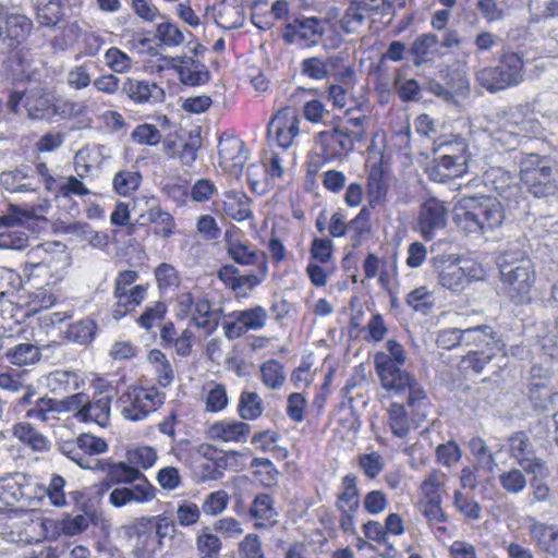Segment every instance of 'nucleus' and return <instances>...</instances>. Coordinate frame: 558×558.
<instances>
[{
    "mask_svg": "<svg viewBox=\"0 0 558 558\" xmlns=\"http://www.w3.org/2000/svg\"><path fill=\"white\" fill-rule=\"evenodd\" d=\"M325 34V24L317 16H296L286 24L282 39L289 45L311 48L318 45Z\"/></svg>",
    "mask_w": 558,
    "mask_h": 558,
    "instance_id": "obj_8",
    "label": "nucleus"
},
{
    "mask_svg": "<svg viewBox=\"0 0 558 558\" xmlns=\"http://www.w3.org/2000/svg\"><path fill=\"white\" fill-rule=\"evenodd\" d=\"M264 411L263 402L257 392L243 391L239 399L238 412L243 420H256Z\"/></svg>",
    "mask_w": 558,
    "mask_h": 558,
    "instance_id": "obj_41",
    "label": "nucleus"
},
{
    "mask_svg": "<svg viewBox=\"0 0 558 558\" xmlns=\"http://www.w3.org/2000/svg\"><path fill=\"white\" fill-rule=\"evenodd\" d=\"M84 385L85 380L74 371L57 369L47 376V386L53 395H65Z\"/></svg>",
    "mask_w": 558,
    "mask_h": 558,
    "instance_id": "obj_30",
    "label": "nucleus"
},
{
    "mask_svg": "<svg viewBox=\"0 0 558 558\" xmlns=\"http://www.w3.org/2000/svg\"><path fill=\"white\" fill-rule=\"evenodd\" d=\"M197 550L201 558H219L221 543L218 536L211 533H203L197 537Z\"/></svg>",
    "mask_w": 558,
    "mask_h": 558,
    "instance_id": "obj_57",
    "label": "nucleus"
},
{
    "mask_svg": "<svg viewBox=\"0 0 558 558\" xmlns=\"http://www.w3.org/2000/svg\"><path fill=\"white\" fill-rule=\"evenodd\" d=\"M507 450L518 465L526 473L542 475L547 470V462L537 454L525 432H515L507 440Z\"/></svg>",
    "mask_w": 558,
    "mask_h": 558,
    "instance_id": "obj_6",
    "label": "nucleus"
},
{
    "mask_svg": "<svg viewBox=\"0 0 558 558\" xmlns=\"http://www.w3.org/2000/svg\"><path fill=\"white\" fill-rule=\"evenodd\" d=\"M438 36L432 33L418 35L409 48V57L416 68L433 62L437 52Z\"/></svg>",
    "mask_w": 558,
    "mask_h": 558,
    "instance_id": "obj_25",
    "label": "nucleus"
},
{
    "mask_svg": "<svg viewBox=\"0 0 558 558\" xmlns=\"http://www.w3.org/2000/svg\"><path fill=\"white\" fill-rule=\"evenodd\" d=\"M486 185H490L506 201H517L520 185L517 175L502 167H490L484 172Z\"/></svg>",
    "mask_w": 558,
    "mask_h": 558,
    "instance_id": "obj_20",
    "label": "nucleus"
},
{
    "mask_svg": "<svg viewBox=\"0 0 558 558\" xmlns=\"http://www.w3.org/2000/svg\"><path fill=\"white\" fill-rule=\"evenodd\" d=\"M359 465L368 478H375L384 470L385 463L378 452L364 453L359 457Z\"/></svg>",
    "mask_w": 558,
    "mask_h": 558,
    "instance_id": "obj_59",
    "label": "nucleus"
},
{
    "mask_svg": "<svg viewBox=\"0 0 558 558\" xmlns=\"http://www.w3.org/2000/svg\"><path fill=\"white\" fill-rule=\"evenodd\" d=\"M252 517L256 519L269 520L276 515L272 507V499L267 494L257 495L250 509Z\"/></svg>",
    "mask_w": 558,
    "mask_h": 558,
    "instance_id": "obj_60",
    "label": "nucleus"
},
{
    "mask_svg": "<svg viewBox=\"0 0 558 558\" xmlns=\"http://www.w3.org/2000/svg\"><path fill=\"white\" fill-rule=\"evenodd\" d=\"M357 478L353 474H347L342 478V493L339 495V501L345 502L351 510H357L360 506Z\"/></svg>",
    "mask_w": 558,
    "mask_h": 558,
    "instance_id": "obj_51",
    "label": "nucleus"
},
{
    "mask_svg": "<svg viewBox=\"0 0 558 558\" xmlns=\"http://www.w3.org/2000/svg\"><path fill=\"white\" fill-rule=\"evenodd\" d=\"M478 337L472 344L475 349L468 351L464 361L476 372L481 373L492 359L505 349V342L490 326H478Z\"/></svg>",
    "mask_w": 558,
    "mask_h": 558,
    "instance_id": "obj_9",
    "label": "nucleus"
},
{
    "mask_svg": "<svg viewBox=\"0 0 558 558\" xmlns=\"http://www.w3.org/2000/svg\"><path fill=\"white\" fill-rule=\"evenodd\" d=\"M159 40L169 47H177L184 40L183 33L171 22H163L157 25L156 29Z\"/></svg>",
    "mask_w": 558,
    "mask_h": 558,
    "instance_id": "obj_56",
    "label": "nucleus"
},
{
    "mask_svg": "<svg viewBox=\"0 0 558 558\" xmlns=\"http://www.w3.org/2000/svg\"><path fill=\"white\" fill-rule=\"evenodd\" d=\"M138 278L135 270L120 271L116 278L113 295L117 299L116 308L113 310V317L119 319L123 317L128 311L140 305L145 299L146 289L144 286H135L130 289L129 294H123V286L133 284Z\"/></svg>",
    "mask_w": 558,
    "mask_h": 558,
    "instance_id": "obj_14",
    "label": "nucleus"
},
{
    "mask_svg": "<svg viewBox=\"0 0 558 558\" xmlns=\"http://www.w3.org/2000/svg\"><path fill=\"white\" fill-rule=\"evenodd\" d=\"M310 253L313 259L320 264H327L332 258V241L328 238H315Z\"/></svg>",
    "mask_w": 558,
    "mask_h": 558,
    "instance_id": "obj_64",
    "label": "nucleus"
},
{
    "mask_svg": "<svg viewBox=\"0 0 558 558\" xmlns=\"http://www.w3.org/2000/svg\"><path fill=\"white\" fill-rule=\"evenodd\" d=\"M147 220L154 225V233L162 238H170L174 233V218L160 207H153L147 211Z\"/></svg>",
    "mask_w": 558,
    "mask_h": 558,
    "instance_id": "obj_39",
    "label": "nucleus"
},
{
    "mask_svg": "<svg viewBox=\"0 0 558 558\" xmlns=\"http://www.w3.org/2000/svg\"><path fill=\"white\" fill-rule=\"evenodd\" d=\"M37 483L24 473H14L0 478V501L5 506H13L19 501H32L38 499Z\"/></svg>",
    "mask_w": 558,
    "mask_h": 558,
    "instance_id": "obj_11",
    "label": "nucleus"
},
{
    "mask_svg": "<svg viewBox=\"0 0 558 558\" xmlns=\"http://www.w3.org/2000/svg\"><path fill=\"white\" fill-rule=\"evenodd\" d=\"M86 109L87 107L85 105L69 99L60 100L58 102L53 101L52 117L59 116L62 119H70L84 114Z\"/></svg>",
    "mask_w": 558,
    "mask_h": 558,
    "instance_id": "obj_61",
    "label": "nucleus"
},
{
    "mask_svg": "<svg viewBox=\"0 0 558 558\" xmlns=\"http://www.w3.org/2000/svg\"><path fill=\"white\" fill-rule=\"evenodd\" d=\"M227 252L228 255L240 265H259L262 276L265 277L267 272L265 253L252 250L250 246L239 241L230 242Z\"/></svg>",
    "mask_w": 558,
    "mask_h": 558,
    "instance_id": "obj_33",
    "label": "nucleus"
},
{
    "mask_svg": "<svg viewBox=\"0 0 558 558\" xmlns=\"http://www.w3.org/2000/svg\"><path fill=\"white\" fill-rule=\"evenodd\" d=\"M122 93L136 104L161 102L165 90L156 83L128 77L122 85Z\"/></svg>",
    "mask_w": 558,
    "mask_h": 558,
    "instance_id": "obj_23",
    "label": "nucleus"
},
{
    "mask_svg": "<svg viewBox=\"0 0 558 558\" xmlns=\"http://www.w3.org/2000/svg\"><path fill=\"white\" fill-rule=\"evenodd\" d=\"M9 361L17 366L31 365L40 360V349L32 343H19L5 353Z\"/></svg>",
    "mask_w": 558,
    "mask_h": 558,
    "instance_id": "obj_37",
    "label": "nucleus"
},
{
    "mask_svg": "<svg viewBox=\"0 0 558 558\" xmlns=\"http://www.w3.org/2000/svg\"><path fill=\"white\" fill-rule=\"evenodd\" d=\"M154 518L142 517L124 524L122 530L126 538H142L147 536L151 531Z\"/></svg>",
    "mask_w": 558,
    "mask_h": 558,
    "instance_id": "obj_62",
    "label": "nucleus"
},
{
    "mask_svg": "<svg viewBox=\"0 0 558 558\" xmlns=\"http://www.w3.org/2000/svg\"><path fill=\"white\" fill-rule=\"evenodd\" d=\"M376 373L383 388L392 391L396 396L404 397L405 404L412 409L414 416L425 420L429 405L428 397L414 376L393 363L385 355L377 352L374 356Z\"/></svg>",
    "mask_w": 558,
    "mask_h": 558,
    "instance_id": "obj_3",
    "label": "nucleus"
},
{
    "mask_svg": "<svg viewBox=\"0 0 558 558\" xmlns=\"http://www.w3.org/2000/svg\"><path fill=\"white\" fill-rule=\"evenodd\" d=\"M13 434L22 442L36 451H45L49 447L48 439L37 432L29 423H19L13 428Z\"/></svg>",
    "mask_w": 558,
    "mask_h": 558,
    "instance_id": "obj_38",
    "label": "nucleus"
},
{
    "mask_svg": "<svg viewBox=\"0 0 558 558\" xmlns=\"http://www.w3.org/2000/svg\"><path fill=\"white\" fill-rule=\"evenodd\" d=\"M433 266L437 271L438 283L453 292H462L466 287V279L462 269V265L457 259H445L444 257L433 258Z\"/></svg>",
    "mask_w": 558,
    "mask_h": 558,
    "instance_id": "obj_19",
    "label": "nucleus"
},
{
    "mask_svg": "<svg viewBox=\"0 0 558 558\" xmlns=\"http://www.w3.org/2000/svg\"><path fill=\"white\" fill-rule=\"evenodd\" d=\"M106 64L116 73H125L132 68V59L117 47L109 48L105 53Z\"/></svg>",
    "mask_w": 558,
    "mask_h": 558,
    "instance_id": "obj_55",
    "label": "nucleus"
},
{
    "mask_svg": "<svg viewBox=\"0 0 558 558\" xmlns=\"http://www.w3.org/2000/svg\"><path fill=\"white\" fill-rule=\"evenodd\" d=\"M162 403L158 391L144 388H129L117 400L121 415L130 421H141Z\"/></svg>",
    "mask_w": 558,
    "mask_h": 558,
    "instance_id": "obj_5",
    "label": "nucleus"
},
{
    "mask_svg": "<svg viewBox=\"0 0 558 558\" xmlns=\"http://www.w3.org/2000/svg\"><path fill=\"white\" fill-rule=\"evenodd\" d=\"M412 417L409 418L405 405L399 402H392L388 409V425L393 436L398 438H405L412 427V423L418 425L423 420L418 416H414V412L411 409Z\"/></svg>",
    "mask_w": 558,
    "mask_h": 558,
    "instance_id": "obj_27",
    "label": "nucleus"
},
{
    "mask_svg": "<svg viewBox=\"0 0 558 558\" xmlns=\"http://www.w3.org/2000/svg\"><path fill=\"white\" fill-rule=\"evenodd\" d=\"M109 485H118L109 494V502L116 508L132 504H146L156 497V488L135 466L125 462L112 464L107 474Z\"/></svg>",
    "mask_w": 558,
    "mask_h": 558,
    "instance_id": "obj_4",
    "label": "nucleus"
},
{
    "mask_svg": "<svg viewBox=\"0 0 558 558\" xmlns=\"http://www.w3.org/2000/svg\"><path fill=\"white\" fill-rule=\"evenodd\" d=\"M529 536L535 547L554 558H558V525L548 524L537 520L535 517H527Z\"/></svg>",
    "mask_w": 558,
    "mask_h": 558,
    "instance_id": "obj_18",
    "label": "nucleus"
},
{
    "mask_svg": "<svg viewBox=\"0 0 558 558\" xmlns=\"http://www.w3.org/2000/svg\"><path fill=\"white\" fill-rule=\"evenodd\" d=\"M356 133L347 125H335L331 130L318 134L324 151L329 158H338L353 149L354 138H360Z\"/></svg>",
    "mask_w": 558,
    "mask_h": 558,
    "instance_id": "obj_16",
    "label": "nucleus"
},
{
    "mask_svg": "<svg viewBox=\"0 0 558 558\" xmlns=\"http://www.w3.org/2000/svg\"><path fill=\"white\" fill-rule=\"evenodd\" d=\"M300 118L295 109L284 107L277 111L267 126L269 141L287 149L292 146L295 137L300 135Z\"/></svg>",
    "mask_w": 558,
    "mask_h": 558,
    "instance_id": "obj_12",
    "label": "nucleus"
},
{
    "mask_svg": "<svg viewBox=\"0 0 558 558\" xmlns=\"http://www.w3.org/2000/svg\"><path fill=\"white\" fill-rule=\"evenodd\" d=\"M62 5L58 0H49L36 7V20L44 27L57 25L62 20Z\"/></svg>",
    "mask_w": 558,
    "mask_h": 558,
    "instance_id": "obj_42",
    "label": "nucleus"
},
{
    "mask_svg": "<svg viewBox=\"0 0 558 558\" xmlns=\"http://www.w3.org/2000/svg\"><path fill=\"white\" fill-rule=\"evenodd\" d=\"M243 142L239 140H229L225 143H220L219 145V157L221 162L233 161V165L236 166L242 162L241 151L243 149Z\"/></svg>",
    "mask_w": 558,
    "mask_h": 558,
    "instance_id": "obj_63",
    "label": "nucleus"
},
{
    "mask_svg": "<svg viewBox=\"0 0 558 558\" xmlns=\"http://www.w3.org/2000/svg\"><path fill=\"white\" fill-rule=\"evenodd\" d=\"M1 185L11 193H35L38 185L34 183V171L29 166H21L0 174Z\"/></svg>",
    "mask_w": 558,
    "mask_h": 558,
    "instance_id": "obj_24",
    "label": "nucleus"
},
{
    "mask_svg": "<svg viewBox=\"0 0 558 558\" xmlns=\"http://www.w3.org/2000/svg\"><path fill=\"white\" fill-rule=\"evenodd\" d=\"M448 209L444 202L430 197L420 207L417 226L425 240H432L436 232L447 225Z\"/></svg>",
    "mask_w": 558,
    "mask_h": 558,
    "instance_id": "obj_15",
    "label": "nucleus"
},
{
    "mask_svg": "<svg viewBox=\"0 0 558 558\" xmlns=\"http://www.w3.org/2000/svg\"><path fill=\"white\" fill-rule=\"evenodd\" d=\"M453 505L465 518L474 521L481 519L480 505L474 499L463 495L460 490L454 492Z\"/></svg>",
    "mask_w": 558,
    "mask_h": 558,
    "instance_id": "obj_58",
    "label": "nucleus"
},
{
    "mask_svg": "<svg viewBox=\"0 0 558 558\" xmlns=\"http://www.w3.org/2000/svg\"><path fill=\"white\" fill-rule=\"evenodd\" d=\"M505 210L495 197L464 195L453 208V221L466 235L485 236L501 227Z\"/></svg>",
    "mask_w": 558,
    "mask_h": 558,
    "instance_id": "obj_2",
    "label": "nucleus"
},
{
    "mask_svg": "<svg viewBox=\"0 0 558 558\" xmlns=\"http://www.w3.org/2000/svg\"><path fill=\"white\" fill-rule=\"evenodd\" d=\"M260 376L264 385L271 389L280 388L286 379L283 366L276 360H269L262 364Z\"/></svg>",
    "mask_w": 558,
    "mask_h": 558,
    "instance_id": "obj_46",
    "label": "nucleus"
},
{
    "mask_svg": "<svg viewBox=\"0 0 558 558\" xmlns=\"http://www.w3.org/2000/svg\"><path fill=\"white\" fill-rule=\"evenodd\" d=\"M65 257V245L61 242H45L31 248L26 254L24 270L29 277L56 269Z\"/></svg>",
    "mask_w": 558,
    "mask_h": 558,
    "instance_id": "obj_10",
    "label": "nucleus"
},
{
    "mask_svg": "<svg viewBox=\"0 0 558 558\" xmlns=\"http://www.w3.org/2000/svg\"><path fill=\"white\" fill-rule=\"evenodd\" d=\"M251 426L247 423L232 421L218 422L210 428V436L221 441H241L250 434Z\"/></svg>",
    "mask_w": 558,
    "mask_h": 558,
    "instance_id": "obj_35",
    "label": "nucleus"
},
{
    "mask_svg": "<svg viewBox=\"0 0 558 558\" xmlns=\"http://www.w3.org/2000/svg\"><path fill=\"white\" fill-rule=\"evenodd\" d=\"M230 320L223 323L225 336L230 339H236L250 330H259L265 327L268 315L266 310L260 306L243 311H233L227 316Z\"/></svg>",
    "mask_w": 558,
    "mask_h": 558,
    "instance_id": "obj_13",
    "label": "nucleus"
},
{
    "mask_svg": "<svg viewBox=\"0 0 558 558\" xmlns=\"http://www.w3.org/2000/svg\"><path fill=\"white\" fill-rule=\"evenodd\" d=\"M475 78L489 93H498L510 88L498 65L478 69L475 72Z\"/></svg>",
    "mask_w": 558,
    "mask_h": 558,
    "instance_id": "obj_36",
    "label": "nucleus"
},
{
    "mask_svg": "<svg viewBox=\"0 0 558 558\" xmlns=\"http://www.w3.org/2000/svg\"><path fill=\"white\" fill-rule=\"evenodd\" d=\"M222 210L236 221H243L253 216L251 198L241 191H228L223 195Z\"/></svg>",
    "mask_w": 558,
    "mask_h": 558,
    "instance_id": "obj_31",
    "label": "nucleus"
},
{
    "mask_svg": "<svg viewBox=\"0 0 558 558\" xmlns=\"http://www.w3.org/2000/svg\"><path fill=\"white\" fill-rule=\"evenodd\" d=\"M34 210L22 209L16 205H10L4 214L0 216V227L12 228L23 225L27 220L35 219Z\"/></svg>",
    "mask_w": 558,
    "mask_h": 558,
    "instance_id": "obj_50",
    "label": "nucleus"
},
{
    "mask_svg": "<svg viewBox=\"0 0 558 558\" xmlns=\"http://www.w3.org/2000/svg\"><path fill=\"white\" fill-rule=\"evenodd\" d=\"M142 175L137 171L122 170L114 174L112 185L121 196H129L141 184Z\"/></svg>",
    "mask_w": 558,
    "mask_h": 558,
    "instance_id": "obj_44",
    "label": "nucleus"
},
{
    "mask_svg": "<svg viewBox=\"0 0 558 558\" xmlns=\"http://www.w3.org/2000/svg\"><path fill=\"white\" fill-rule=\"evenodd\" d=\"M439 76L449 88L454 100L465 99L471 95V83L466 71L460 66L447 65L439 71Z\"/></svg>",
    "mask_w": 558,
    "mask_h": 558,
    "instance_id": "obj_26",
    "label": "nucleus"
},
{
    "mask_svg": "<svg viewBox=\"0 0 558 558\" xmlns=\"http://www.w3.org/2000/svg\"><path fill=\"white\" fill-rule=\"evenodd\" d=\"M128 460L137 469H149L157 460V452L149 446L137 447L128 451Z\"/></svg>",
    "mask_w": 558,
    "mask_h": 558,
    "instance_id": "obj_52",
    "label": "nucleus"
},
{
    "mask_svg": "<svg viewBox=\"0 0 558 558\" xmlns=\"http://www.w3.org/2000/svg\"><path fill=\"white\" fill-rule=\"evenodd\" d=\"M33 22L24 14L10 13L8 5L0 3V53L16 48L29 34Z\"/></svg>",
    "mask_w": 558,
    "mask_h": 558,
    "instance_id": "obj_7",
    "label": "nucleus"
},
{
    "mask_svg": "<svg viewBox=\"0 0 558 558\" xmlns=\"http://www.w3.org/2000/svg\"><path fill=\"white\" fill-rule=\"evenodd\" d=\"M524 184L535 197H547L554 195L558 190V180L551 166L539 168L536 174L527 177Z\"/></svg>",
    "mask_w": 558,
    "mask_h": 558,
    "instance_id": "obj_28",
    "label": "nucleus"
},
{
    "mask_svg": "<svg viewBox=\"0 0 558 558\" xmlns=\"http://www.w3.org/2000/svg\"><path fill=\"white\" fill-rule=\"evenodd\" d=\"M113 389H106L101 391L98 397L93 401H87V404L75 413V417L84 422H94L101 427L109 424L111 401L113 399Z\"/></svg>",
    "mask_w": 558,
    "mask_h": 558,
    "instance_id": "obj_21",
    "label": "nucleus"
},
{
    "mask_svg": "<svg viewBox=\"0 0 558 558\" xmlns=\"http://www.w3.org/2000/svg\"><path fill=\"white\" fill-rule=\"evenodd\" d=\"M221 310H214L206 298L195 301L192 322L197 328L204 329L206 335L213 333L219 326Z\"/></svg>",
    "mask_w": 558,
    "mask_h": 558,
    "instance_id": "obj_29",
    "label": "nucleus"
},
{
    "mask_svg": "<svg viewBox=\"0 0 558 558\" xmlns=\"http://www.w3.org/2000/svg\"><path fill=\"white\" fill-rule=\"evenodd\" d=\"M251 468L254 469V474L260 477V482L264 485H276L279 471L271 460L268 458H254L251 461Z\"/></svg>",
    "mask_w": 558,
    "mask_h": 558,
    "instance_id": "obj_49",
    "label": "nucleus"
},
{
    "mask_svg": "<svg viewBox=\"0 0 558 558\" xmlns=\"http://www.w3.org/2000/svg\"><path fill=\"white\" fill-rule=\"evenodd\" d=\"M498 66L502 71L504 78L509 87L517 86L524 81V60L522 54L506 51L501 53Z\"/></svg>",
    "mask_w": 558,
    "mask_h": 558,
    "instance_id": "obj_34",
    "label": "nucleus"
},
{
    "mask_svg": "<svg viewBox=\"0 0 558 558\" xmlns=\"http://www.w3.org/2000/svg\"><path fill=\"white\" fill-rule=\"evenodd\" d=\"M97 326L92 319H83L71 324L66 330V338L70 341L87 344L92 342L95 337Z\"/></svg>",
    "mask_w": 558,
    "mask_h": 558,
    "instance_id": "obj_43",
    "label": "nucleus"
},
{
    "mask_svg": "<svg viewBox=\"0 0 558 558\" xmlns=\"http://www.w3.org/2000/svg\"><path fill=\"white\" fill-rule=\"evenodd\" d=\"M349 231L352 233L351 241L354 247L359 246L363 239L371 233L369 211L363 208L359 215L349 222Z\"/></svg>",
    "mask_w": 558,
    "mask_h": 558,
    "instance_id": "obj_47",
    "label": "nucleus"
},
{
    "mask_svg": "<svg viewBox=\"0 0 558 558\" xmlns=\"http://www.w3.org/2000/svg\"><path fill=\"white\" fill-rule=\"evenodd\" d=\"M405 301L410 307L422 314H428L434 306L432 293L425 286L412 290Z\"/></svg>",
    "mask_w": 558,
    "mask_h": 558,
    "instance_id": "obj_48",
    "label": "nucleus"
},
{
    "mask_svg": "<svg viewBox=\"0 0 558 558\" xmlns=\"http://www.w3.org/2000/svg\"><path fill=\"white\" fill-rule=\"evenodd\" d=\"M167 66L173 69L178 74L180 82L189 86H197L207 83L210 80V73L206 66L192 58L183 57H163Z\"/></svg>",
    "mask_w": 558,
    "mask_h": 558,
    "instance_id": "obj_17",
    "label": "nucleus"
},
{
    "mask_svg": "<svg viewBox=\"0 0 558 558\" xmlns=\"http://www.w3.org/2000/svg\"><path fill=\"white\" fill-rule=\"evenodd\" d=\"M58 399L52 398H38L33 405L27 409L26 416L31 420L47 422L50 418V414L59 412Z\"/></svg>",
    "mask_w": 558,
    "mask_h": 558,
    "instance_id": "obj_45",
    "label": "nucleus"
},
{
    "mask_svg": "<svg viewBox=\"0 0 558 558\" xmlns=\"http://www.w3.org/2000/svg\"><path fill=\"white\" fill-rule=\"evenodd\" d=\"M53 96L45 87H34L25 93L23 107L32 120L52 118Z\"/></svg>",
    "mask_w": 558,
    "mask_h": 558,
    "instance_id": "obj_22",
    "label": "nucleus"
},
{
    "mask_svg": "<svg viewBox=\"0 0 558 558\" xmlns=\"http://www.w3.org/2000/svg\"><path fill=\"white\" fill-rule=\"evenodd\" d=\"M64 485L65 481L62 476L53 475L48 488H45L41 485L37 487L38 498L40 497L41 494L47 493L52 505L57 507H62L66 504L65 495L63 492Z\"/></svg>",
    "mask_w": 558,
    "mask_h": 558,
    "instance_id": "obj_54",
    "label": "nucleus"
},
{
    "mask_svg": "<svg viewBox=\"0 0 558 558\" xmlns=\"http://www.w3.org/2000/svg\"><path fill=\"white\" fill-rule=\"evenodd\" d=\"M466 170L468 163L458 161L448 155H439L429 168V177L434 181L446 182L462 175Z\"/></svg>",
    "mask_w": 558,
    "mask_h": 558,
    "instance_id": "obj_32",
    "label": "nucleus"
},
{
    "mask_svg": "<svg viewBox=\"0 0 558 558\" xmlns=\"http://www.w3.org/2000/svg\"><path fill=\"white\" fill-rule=\"evenodd\" d=\"M526 473L522 469L512 468L498 476L501 488L510 495L521 494L527 485Z\"/></svg>",
    "mask_w": 558,
    "mask_h": 558,
    "instance_id": "obj_40",
    "label": "nucleus"
},
{
    "mask_svg": "<svg viewBox=\"0 0 558 558\" xmlns=\"http://www.w3.org/2000/svg\"><path fill=\"white\" fill-rule=\"evenodd\" d=\"M497 264L500 281L509 299L515 304L529 303L536 280V270L533 260L524 250L523 241L510 243L499 254Z\"/></svg>",
    "mask_w": 558,
    "mask_h": 558,
    "instance_id": "obj_1",
    "label": "nucleus"
},
{
    "mask_svg": "<svg viewBox=\"0 0 558 558\" xmlns=\"http://www.w3.org/2000/svg\"><path fill=\"white\" fill-rule=\"evenodd\" d=\"M446 475L439 470H433L421 484V492L426 499H441L439 489L444 486Z\"/></svg>",
    "mask_w": 558,
    "mask_h": 558,
    "instance_id": "obj_53",
    "label": "nucleus"
}]
</instances>
